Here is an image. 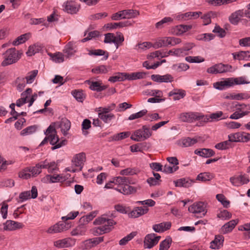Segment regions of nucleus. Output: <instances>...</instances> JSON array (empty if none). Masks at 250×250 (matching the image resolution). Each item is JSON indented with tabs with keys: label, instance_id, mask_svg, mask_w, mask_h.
<instances>
[{
	"label": "nucleus",
	"instance_id": "12",
	"mask_svg": "<svg viewBox=\"0 0 250 250\" xmlns=\"http://www.w3.org/2000/svg\"><path fill=\"white\" fill-rule=\"evenodd\" d=\"M63 10L67 13L74 14L79 11L80 6L73 1H67L62 5Z\"/></svg>",
	"mask_w": 250,
	"mask_h": 250
},
{
	"label": "nucleus",
	"instance_id": "24",
	"mask_svg": "<svg viewBox=\"0 0 250 250\" xmlns=\"http://www.w3.org/2000/svg\"><path fill=\"white\" fill-rule=\"evenodd\" d=\"M196 143V139L187 137L179 140L178 142V145L182 147H188L193 146Z\"/></svg>",
	"mask_w": 250,
	"mask_h": 250
},
{
	"label": "nucleus",
	"instance_id": "26",
	"mask_svg": "<svg viewBox=\"0 0 250 250\" xmlns=\"http://www.w3.org/2000/svg\"><path fill=\"white\" fill-rule=\"evenodd\" d=\"M126 79L128 80H135L138 79H144L146 73L144 72H133L131 74L125 73Z\"/></svg>",
	"mask_w": 250,
	"mask_h": 250
},
{
	"label": "nucleus",
	"instance_id": "61",
	"mask_svg": "<svg viewBox=\"0 0 250 250\" xmlns=\"http://www.w3.org/2000/svg\"><path fill=\"white\" fill-rule=\"evenodd\" d=\"M239 133L240 142L247 143L250 141V133L244 131L239 132Z\"/></svg>",
	"mask_w": 250,
	"mask_h": 250
},
{
	"label": "nucleus",
	"instance_id": "35",
	"mask_svg": "<svg viewBox=\"0 0 250 250\" xmlns=\"http://www.w3.org/2000/svg\"><path fill=\"white\" fill-rule=\"evenodd\" d=\"M29 34H24L19 36L13 42L12 44L15 46L18 45L20 44L25 42L29 38Z\"/></svg>",
	"mask_w": 250,
	"mask_h": 250
},
{
	"label": "nucleus",
	"instance_id": "20",
	"mask_svg": "<svg viewBox=\"0 0 250 250\" xmlns=\"http://www.w3.org/2000/svg\"><path fill=\"white\" fill-rule=\"evenodd\" d=\"M23 225L19 222L12 220H7L4 224V229L8 230H14L17 229H21Z\"/></svg>",
	"mask_w": 250,
	"mask_h": 250
},
{
	"label": "nucleus",
	"instance_id": "31",
	"mask_svg": "<svg viewBox=\"0 0 250 250\" xmlns=\"http://www.w3.org/2000/svg\"><path fill=\"white\" fill-rule=\"evenodd\" d=\"M213 178L212 174L209 172L200 173L196 177V180L202 182H206L211 180Z\"/></svg>",
	"mask_w": 250,
	"mask_h": 250
},
{
	"label": "nucleus",
	"instance_id": "4",
	"mask_svg": "<svg viewBox=\"0 0 250 250\" xmlns=\"http://www.w3.org/2000/svg\"><path fill=\"white\" fill-rule=\"evenodd\" d=\"M242 77L236 78H229L221 82H218L214 83L213 86L217 89L222 90L225 87H229L234 85L249 83Z\"/></svg>",
	"mask_w": 250,
	"mask_h": 250
},
{
	"label": "nucleus",
	"instance_id": "13",
	"mask_svg": "<svg viewBox=\"0 0 250 250\" xmlns=\"http://www.w3.org/2000/svg\"><path fill=\"white\" fill-rule=\"evenodd\" d=\"M196 112H188L180 113L178 119L183 122L191 123L196 121Z\"/></svg>",
	"mask_w": 250,
	"mask_h": 250
},
{
	"label": "nucleus",
	"instance_id": "6",
	"mask_svg": "<svg viewBox=\"0 0 250 250\" xmlns=\"http://www.w3.org/2000/svg\"><path fill=\"white\" fill-rule=\"evenodd\" d=\"M188 211L192 213L200 214V216H197V217L204 216L207 212L206 204L202 202L194 203L188 208Z\"/></svg>",
	"mask_w": 250,
	"mask_h": 250
},
{
	"label": "nucleus",
	"instance_id": "41",
	"mask_svg": "<svg viewBox=\"0 0 250 250\" xmlns=\"http://www.w3.org/2000/svg\"><path fill=\"white\" fill-rule=\"evenodd\" d=\"M232 146L229 140H228L226 141H224L219 143L217 144L215 147L218 149L224 150L227 149Z\"/></svg>",
	"mask_w": 250,
	"mask_h": 250
},
{
	"label": "nucleus",
	"instance_id": "53",
	"mask_svg": "<svg viewBox=\"0 0 250 250\" xmlns=\"http://www.w3.org/2000/svg\"><path fill=\"white\" fill-rule=\"evenodd\" d=\"M147 111L146 109L142 110L137 113L130 115L128 117V120H133L136 119L141 118L143 116L145 115L147 113Z\"/></svg>",
	"mask_w": 250,
	"mask_h": 250
},
{
	"label": "nucleus",
	"instance_id": "27",
	"mask_svg": "<svg viewBox=\"0 0 250 250\" xmlns=\"http://www.w3.org/2000/svg\"><path fill=\"white\" fill-rule=\"evenodd\" d=\"M202 14L201 12H188L179 16V18L183 20H188L191 19H196Z\"/></svg>",
	"mask_w": 250,
	"mask_h": 250
},
{
	"label": "nucleus",
	"instance_id": "7",
	"mask_svg": "<svg viewBox=\"0 0 250 250\" xmlns=\"http://www.w3.org/2000/svg\"><path fill=\"white\" fill-rule=\"evenodd\" d=\"M231 68L232 66L230 65L220 63L216 64L208 68L207 70V72L209 74H216L230 71Z\"/></svg>",
	"mask_w": 250,
	"mask_h": 250
},
{
	"label": "nucleus",
	"instance_id": "50",
	"mask_svg": "<svg viewBox=\"0 0 250 250\" xmlns=\"http://www.w3.org/2000/svg\"><path fill=\"white\" fill-rule=\"evenodd\" d=\"M125 39L123 34L121 32H117V36L115 39V42L113 43L115 44L116 48H118L123 42L124 41Z\"/></svg>",
	"mask_w": 250,
	"mask_h": 250
},
{
	"label": "nucleus",
	"instance_id": "37",
	"mask_svg": "<svg viewBox=\"0 0 250 250\" xmlns=\"http://www.w3.org/2000/svg\"><path fill=\"white\" fill-rule=\"evenodd\" d=\"M70 245L69 240L67 238L59 240L54 242V246L59 248H67Z\"/></svg>",
	"mask_w": 250,
	"mask_h": 250
},
{
	"label": "nucleus",
	"instance_id": "56",
	"mask_svg": "<svg viewBox=\"0 0 250 250\" xmlns=\"http://www.w3.org/2000/svg\"><path fill=\"white\" fill-rule=\"evenodd\" d=\"M94 247L91 239L83 241L81 244V248L83 250H89Z\"/></svg>",
	"mask_w": 250,
	"mask_h": 250
},
{
	"label": "nucleus",
	"instance_id": "18",
	"mask_svg": "<svg viewBox=\"0 0 250 250\" xmlns=\"http://www.w3.org/2000/svg\"><path fill=\"white\" fill-rule=\"evenodd\" d=\"M194 182V180H191L188 178H182L174 181L175 187L186 188L191 187Z\"/></svg>",
	"mask_w": 250,
	"mask_h": 250
},
{
	"label": "nucleus",
	"instance_id": "15",
	"mask_svg": "<svg viewBox=\"0 0 250 250\" xmlns=\"http://www.w3.org/2000/svg\"><path fill=\"white\" fill-rule=\"evenodd\" d=\"M151 79L157 83H170L173 81V77L169 74L164 75L153 74L151 76Z\"/></svg>",
	"mask_w": 250,
	"mask_h": 250
},
{
	"label": "nucleus",
	"instance_id": "57",
	"mask_svg": "<svg viewBox=\"0 0 250 250\" xmlns=\"http://www.w3.org/2000/svg\"><path fill=\"white\" fill-rule=\"evenodd\" d=\"M217 199L220 202L223 206L225 208H228L229 205V201L226 200L224 195L221 194H217L216 196Z\"/></svg>",
	"mask_w": 250,
	"mask_h": 250
},
{
	"label": "nucleus",
	"instance_id": "43",
	"mask_svg": "<svg viewBox=\"0 0 250 250\" xmlns=\"http://www.w3.org/2000/svg\"><path fill=\"white\" fill-rule=\"evenodd\" d=\"M130 135L129 132H123L120 133L115 134L112 137V140L115 141H118L126 138Z\"/></svg>",
	"mask_w": 250,
	"mask_h": 250
},
{
	"label": "nucleus",
	"instance_id": "5",
	"mask_svg": "<svg viewBox=\"0 0 250 250\" xmlns=\"http://www.w3.org/2000/svg\"><path fill=\"white\" fill-rule=\"evenodd\" d=\"M151 135L152 131L149 126L145 125L141 128L135 130L130 138L132 140L140 142L147 139Z\"/></svg>",
	"mask_w": 250,
	"mask_h": 250
},
{
	"label": "nucleus",
	"instance_id": "22",
	"mask_svg": "<svg viewBox=\"0 0 250 250\" xmlns=\"http://www.w3.org/2000/svg\"><path fill=\"white\" fill-rule=\"evenodd\" d=\"M169 96H173L174 101L179 100L186 96V92L181 89H174L168 93Z\"/></svg>",
	"mask_w": 250,
	"mask_h": 250
},
{
	"label": "nucleus",
	"instance_id": "30",
	"mask_svg": "<svg viewBox=\"0 0 250 250\" xmlns=\"http://www.w3.org/2000/svg\"><path fill=\"white\" fill-rule=\"evenodd\" d=\"M88 55L95 56H104L102 60H106L108 57L109 53L108 52L102 49L91 50L89 51Z\"/></svg>",
	"mask_w": 250,
	"mask_h": 250
},
{
	"label": "nucleus",
	"instance_id": "36",
	"mask_svg": "<svg viewBox=\"0 0 250 250\" xmlns=\"http://www.w3.org/2000/svg\"><path fill=\"white\" fill-rule=\"evenodd\" d=\"M125 73H118L116 75L111 76L108 79V81L111 83L123 81L126 80Z\"/></svg>",
	"mask_w": 250,
	"mask_h": 250
},
{
	"label": "nucleus",
	"instance_id": "3",
	"mask_svg": "<svg viewBox=\"0 0 250 250\" xmlns=\"http://www.w3.org/2000/svg\"><path fill=\"white\" fill-rule=\"evenodd\" d=\"M21 54L15 48L8 49L3 54L4 59L1 62V65L6 66L16 63L21 58Z\"/></svg>",
	"mask_w": 250,
	"mask_h": 250
},
{
	"label": "nucleus",
	"instance_id": "17",
	"mask_svg": "<svg viewBox=\"0 0 250 250\" xmlns=\"http://www.w3.org/2000/svg\"><path fill=\"white\" fill-rule=\"evenodd\" d=\"M148 208L146 207H140L135 208L129 213V216L132 218H137L146 214Z\"/></svg>",
	"mask_w": 250,
	"mask_h": 250
},
{
	"label": "nucleus",
	"instance_id": "52",
	"mask_svg": "<svg viewBox=\"0 0 250 250\" xmlns=\"http://www.w3.org/2000/svg\"><path fill=\"white\" fill-rule=\"evenodd\" d=\"M116 37V36L113 33H108L105 34L104 42L105 43H113L115 42Z\"/></svg>",
	"mask_w": 250,
	"mask_h": 250
},
{
	"label": "nucleus",
	"instance_id": "48",
	"mask_svg": "<svg viewBox=\"0 0 250 250\" xmlns=\"http://www.w3.org/2000/svg\"><path fill=\"white\" fill-rule=\"evenodd\" d=\"M218 218L226 220H229L231 217V214L227 210L220 211L217 215Z\"/></svg>",
	"mask_w": 250,
	"mask_h": 250
},
{
	"label": "nucleus",
	"instance_id": "42",
	"mask_svg": "<svg viewBox=\"0 0 250 250\" xmlns=\"http://www.w3.org/2000/svg\"><path fill=\"white\" fill-rule=\"evenodd\" d=\"M196 121H201L204 123L211 122L209 115H204L199 112H196Z\"/></svg>",
	"mask_w": 250,
	"mask_h": 250
},
{
	"label": "nucleus",
	"instance_id": "25",
	"mask_svg": "<svg viewBox=\"0 0 250 250\" xmlns=\"http://www.w3.org/2000/svg\"><path fill=\"white\" fill-rule=\"evenodd\" d=\"M66 224L63 223H58L50 227L47 230L48 233H55L60 232L63 230Z\"/></svg>",
	"mask_w": 250,
	"mask_h": 250
},
{
	"label": "nucleus",
	"instance_id": "28",
	"mask_svg": "<svg viewBox=\"0 0 250 250\" xmlns=\"http://www.w3.org/2000/svg\"><path fill=\"white\" fill-rule=\"evenodd\" d=\"M122 15H123V18L125 19H131L135 18L139 16L140 13L139 11L133 10V9H127L122 10Z\"/></svg>",
	"mask_w": 250,
	"mask_h": 250
},
{
	"label": "nucleus",
	"instance_id": "33",
	"mask_svg": "<svg viewBox=\"0 0 250 250\" xmlns=\"http://www.w3.org/2000/svg\"><path fill=\"white\" fill-rule=\"evenodd\" d=\"M171 243V238L170 236L167 237L164 240L160 243L159 250H168Z\"/></svg>",
	"mask_w": 250,
	"mask_h": 250
},
{
	"label": "nucleus",
	"instance_id": "8",
	"mask_svg": "<svg viewBox=\"0 0 250 250\" xmlns=\"http://www.w3.org/2000/svg\"><path fill=\"white\" fill-rule=\"evenodd\" d=\"M161 236H156L155 233L147 234L144 239V245L145 248L151 249L157 244Z\"/></svg>",
	"mask_w": 250,
	"mask_h": 250
},
{
	"label": "nucleus",
	"instance_id": "11",
	"mask_svg": "<svg viewBox=\"0 0 250 250\" xmlns=\"http://www.w3.org/2000/svg\"><path fill=\"white\" fill-rule=\"evenodd\" d=\"M50 144L53 146L51 147L52 150L59 148L62 146L65 145V140H62L59 142L60 139L59 137L55 134H52L49 135Z\"/></svg>",
	"mask_w": 250,
	"mask_h": 250
},
{
	"label": "nucleus",
	"instance_id": "19",
	"mask_svg": "<svg viewBox=\"0 0 250 250\" xmlns=\"http://www.w3.org/2000/svg\"><path fill=\"white\" fill-rule=\"evenodd\" d=\"M132 25V23L128 21H121L119 22H110L108 23L105 26L109 29H116L117 28H122L124 27L130 26Z\"/></svg>",
	"mask_w": 250,
	"mask_h": 250
},
{
	"label": "nucleus",
	"instance_id": "44",
	"mask_svg": "<svg viewBox=\"0 0 250 250\" xmlns=\"http://www.w3.org/2000/svg\"><path fill=\"white\" fill-rule=\"evenodd\" d=\"M137 234V232L136 231H133L131 232L130 234H128L126 236L124 237L119 241V244L120 245H125L128 241L133 239Z\"/></svg>",
	"mask_w": 250,
	"mask_h": 250
},
{
	"label": "nucleus",
	"instance_id": "23",
	"mask_svg": "<svg viewBox=\"0 0 250 250\" xmlns=\"http://www.w3.org/2000/svg\"><path fill=\"white\" fill-rule=\"evenodd\" d=\"M194 152L195 154L205 158L211 157L214 156L215 154L214 151L212 149L209 148L196 149L195 150Z\"/></svg>",
	"mask_w": 250,
	"mask_h": 250
},
{
	"label": "nucleus",
	"instance_id": "51",
	"mask_svg": "<svg viewBox=\"0 0 250 250\" xmlns=\"http://www.w3.org/2000/svg\"><path fill=\"white\" fill-rule=\"evenodd\" d=\"M215 37L214 35L211 33H205L199 35L197 37L198 40H202L205 42L212 40Z\"/></svg>",
	"mask_w": 250,
	"mask_h": 250
},
{
	"label": "nucleus",
	"instance_id": "62",
	"mask_svg": "<svg viewBox=\"0 0 250 250\" xmlns=\"http://www.w3.org/2000/svg\"><path fill=\"white\" fill-rule=\"evenodd\" d=\"M47 177H49L50 183L59 182L64 181L65 180L64 178L61 175H48Z\"/></svg>",
	"mask_w": 250,
	"mask_h": 250
},
{
	"label": "nucleus",
	"instance_id": "38",
	"mask_svg": "<svg viewBox=\"0 0 250 250\" xmlns=\"http://www.w3.org/2000/svg\"><path fill=\"white\" fill-rule=\"evenodd\" d=\"M223 113L221 111H217L215 113H211L209 115V118H210V122L218 121L221 119H225L226 117H223Z\"/></svg>",
	"mask_w": 250,
	"mask_h": 250
},
{
	"label": "nucleus",
	"instance_id": "46",
	"mask_svg": "<svg viewBox=\"0 0 250 250\" xmlns=\"http://www.w3.org/2000/svg\"><path fill=\"white\" fill-rule=\"evenodd\" d=\"M38 70H34L29 72L27 76L24 78L26 80V83H31L33 82L35 77L38 74Z\"/></svg>",
	"mask_w": 250,
	"mask_h": 250
},
{
	"label": "nucleus",
	"instance_id": "16",
	"mask_svg": "<svg viewBox=\"0 0 250 250\" xmlns=\"http://www.w3.org/2000/svg\"><path fill=\"white\" fill-rule=\"evenodd\" d=\"M85 160V153L82 152L76 154L73 158L72 163L73 165L77 167H79V171L82 170L83 162Z\"/></svg>",
	"mask_w": 250,
	"mask_h": 250
},
{
	"label": "nucleus",
	"instance_id": "45",
	"mask_svg": "<svg viewBox=\"0 0 250 250\" xmlns=\"http://www.w3.org/2000/svg\"><path fill=\"white\" fill-rule=\"evenodd\" d=\"M97 214V211H94L90 212L89 214L86 216L82 217L80 219V222L84 223H88L92 220Z\"/></svg>",
	"mask_w": 250,
	"mask_h": 250
},
{
	"label": "nucleus",
	"instance_id": "55",
	"mask_svg": "<svg viewBox=\"0 0 250 250\" xmlns=\"http://www.w3.org/2000/svg\"><path fill=\"white\" fill-rule=\"evenodd\" d=\"M72 95L78 102H83L85 98L82 91L74 90L72 92Z\"/></svg>",
	"mask_w": 250,
	"mask_h": 250
},
{
	"label": "nucleus",
	"instance_id": "59",
	"mask_svg": "<svg viewBox=\"0 0 250 250\" xmlns=\"http://www.w3.org/2000/svg\"><path fill=\"white\" fill-rule=\"evenodd\" d=\"M192 27L190 25H180L177 26V29L178 31L177 34L181 35L190 29Z\"/></svg>",
	"mask_w": 250,
	"mask_h": 250
},
{
	"label": "nucleus",
	"instance_id": "9",
	"mask_svg": "<svg viewBox=\"0 0 250 250\" xmlns=\"http://www.w3.org/2000/svg\"><path fill=\"white\" fill-rule=\"evenodd\" d=\"M31 193L30 191H25L21 192L19 195V199L18 202L21 203L25 200L29 199L30 198L35 199L38 196V190L37 188L35 186H33L31 190Z\"/></svg>",
	"mask_w": 250,
	"mask_h": 250
},
{
	"label": "nucleus",
	"instance_id": "60",
	"mask_svg": "<svg viewBox=\"0 0 250 250\" xmlns=\"http://www.w3.org/2000/svg\"><path fill=\"white\" fill-rule=\"evenodd\" d=\"M249 52L241 51L238 54L233 53L234 59H238L239 60H247V54H249Z\"/></svg>",
	"mask_w": 250,
	"mask_h": 250
},
{
	"label": "nucleus",
	"instance_id": "29",
	"mask_svg": "<svg viewBox=\"0 0 250 250\" xmlns=\"http://www.w3.org/2000/svg\"><path fill=\"white\" fill-rule=\"evenodd\" d=\"M224 241V237L222 235L215 236V239L210 243V248L212 249H218Z\"/></svg>",
	"mask_w": 250,
	"mask_h": 250
},
{
	"label": "nucleus",
	"instance_id": "1",
	"mask_svg": "<svg viewBox=\"0 0 250 250\" xmlns=\"http://www.w3.org/2000/svg\"><path fill=\"white\" fill-rule=\"evenodd\" d=\"M113 183L119 185V188L115 189L125 195L130 194L136 192V188L129 185V184H135V182L133 181L132 182L131 179L128 177L120 176L115 177L113 181L105 184L104 188H113L112 184Z\"/></svg>",
	"mask_w": 250,
	"mask_h": 250
},
{
	"label": "nucleus",
	"instance_id": "2",
	"mask_svg": "<svg viewBox=\"0 0 250 250\" xmlns=\"http://www.w3.org/2000/svg\"><path fill=\"white\" fill-rule=\"evenodd\" d=\"M95 225H102L96 229V232L99 234L109 232L111 230L110 227L116 224L112 219H106L102 216L98 217L93 222Z\"/></svg>",
	"mask_w": 250,
	"mask_h": 250
},
{
	"label": "nucleus",
	"instance_id": "63",
	"mask_svg": "<svg viewBox=\"0 0 250 250\" xmlns=\"http://www.w3.org/2000/svg\"><path fill=\"white\" fill-rule=\"evenodd\" d=\"M212 32L214 33H218L220 38H223L226 36V33L225 30L220 27V26L216 25Z\"/></svg>",
	"mask_w": 250,
	"mask_h": 250
},
{
	"label": "nucleus",
	"instance_id": "49",
	"mask_svg": "<svg viewBox=\"0 0 250 250\" xmlns=\"http://www.w3.org/2000/svg\"><path fill=\"white\" fill-rule=\"evenodd\" d=\"M138 172V170L134 168L128 167L122 170L120 174L121 175H133L136 174Z\"/></svg>",
	"mask_w": 250,
	"mask_h": 250
},
{
	"label": "nucleus",
	"instance_id": "47",
	"mask_svg": "<svg viewBox=\"0 0 250 250\" xmlns=\"http://www.w3.org/2000/svg\"><path fill=\"white\" fill-rule=\"evenodd\" d=\"M98 117L104 123H108L112 119L115 118V116L113 113H108L98 115Z\"/></svg>",
	"mask_w": 250,
	"mask_h": 250
},
{
	"label": "nucleus",
	"instance_id": "40",
	"mask_svg": "<svg viewBox=\"0 0 250 250\" xmlns=\"http://www.w3.org/2000/svg\"><path fill=\"white\" fill-rule=\"evenodd\" d=\"M92 72L96 74H106L108 72V69L107 67L104 65H101L98 66H96L93 68L92 70Z\"/></svg>",
	"mask_w": 250,
	"mask_h": 250
},
{
	"label": "nucleus",
	"instance_id": "54",
	"mask_svg": "<svg viewBox=\"0 0 250 250\" xmlns=\"http://www.w3.org/2000/svg\"><path fill=\"white\" fill-rule=\"evenodd\" d=\"M214 13L212 11L205 14L202 18L203 20L204 25H206L210 23L211 22V18L214 17Z\"/></svg>",
	"mask_w": 250,
	"mask_h": 250
},
{
	"label": "nucleus",
	"instance_id": "14",
	"mask_svg": "<svg viewBox=\"0 0 250 250\" xmlns=\"http://www.w3.org/2000/svg\"><path fill=\"white\" fill-rule=\"evenodd\" d=\"M54 125L61 128V131L64 136L67 135V131L71 127L70 122L66 118H62L60 122L55 123Z\"/></svg>",
	"mask_w": 250,
	"mask_h": 250
},
{
	"label": "nucleus",
	"instance_id": "32",
	"mask_svg": "<svg viewBox=\"0 0 250 250\" xmlns=\"http://www.w3.org/2000/svg\"><path fill=\"white\" fill-rule=\"evenodd\" d=\"M48 55L50 57L52 60L56 63H60L64 61V55L61 52L54 54L48 53Z\"/></svg>",
	"mask_w": 250,
	"mask_h": 250
},
{
	"label": "nucleus",
	"instance_id": "34",
	"mask_svg": "<svg viewBox=\"0 0 250 250\" xmlns=\"http://www.w3.org/2000/svg\"><path fill=\"white\" fill-rule=\"evenodd\" d=\"M89 88L92 90L100 92L105 89L107 86L102 85L101 83L99 82H92L90 84Z\"/></svg>",
	"mask_w": 250,
	"mask_h": 250
},
{
	"label": "nucleus",
	"instance_id": "39",
	"mask_svg": "<svg viewBox=\"0 0 250 250\" xmlns=\"http://www.w3.org/2000/svg\"><path fill=\"white\" fill-rule=\"evenodd\" d=\"M189 68V65L185 63H179L177 64H174L172 66V69L177 72L186 71Z\"/></svg>",
	"mask_w": 250,
	"mask_h": 250
},
{
	"label": "nucleus",
	"instance_id": "64",
	"mask_svg": "<svg viewBox=\"0 0 250 250\" xmlns=\"http://www.w3.org/2000/svg\"><path fill=\"white\" fill-rule=\"evenodd\" d=\"M228 138L231 143L232 142H240L239 132L235 133L230 134L228 136Z\"/></svg>",
	"mask_w": 250,
	"mask_h": 250
},
{
	"label": "nucleus",
	"instance_id": "58",
	"mask_svg": "<svg viewBox=\"0 0 250 250\" xmlns=\"http://www.w3.org/2000/svg\"><path fill=\"white\" fill-rule=\"evenodd\" d=\"M39 47L36 45H31L29 47L28 51L26 52L28 56H32L39 51Z\"/></svg>",
	"mask_w": 250,
	"mask_h": 250
},
{
	"label": "nucleus",
	"instance_id": "21",
	"mask_svg": "<svg viewBox=\"0 0 250 250\" xmlns=\"http://www.w3.org/2000/svg\"><path fill=\"white\" fill-rule=\"evenodd\" d=\"M238 219L231 220L225 224L221 228V230L224 234L231 232L238 223Z\"/></svg>",
	"mask_w": 250,
	"mask_h": 250
},
{
	"label": "nucleus",
	"instance_id": "10",
	"mask_svg": "<svg viewBox=\"0 0 250 250\" xmlns=\"http://www.w3.org/2000/svg\"><path fill=\"white\" fill-rule=\"evenodd\" d=\"M243 10H238L232 13L229 17V21L233 25H236L240 21L247 23L248 21L242 19Z\"/></svg>",
	"mask_w": 250,
	"mask_h": 250
}]
</instances>
